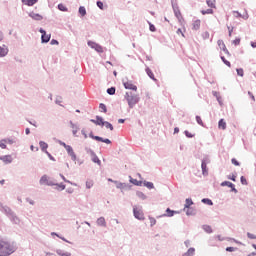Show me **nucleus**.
<instances>
[{
  "instance_id": "8fccbe9b",
  "label": "nucleus",
  "mask_w": 256,
  "mask_h": 256,
  "mask_svg": "<svg viewBox=\"0 0 256 256\" xmlns=\"http://www.w3.org/2000/svg\"><path fill=\"white\" fill-rule=\"evenodd\" d=\"M240 43H241L240 38H236L235 40H233V45H240Z\"/></svg>"
},
{
  "instance_id": "4d7b16f0",
  "label": "nucleus",
  "mask_w": 256,
  "mask_h": 256,
  "mask_svg": "<svg viewBox=\"0 0 256 256\" xmlns=\"http://www.w3.org/2000/svg\"><path fill=\"white\" fill-rule=\"evenodd\" d=\"M97 7H99V9H103V2L98 1L97 2Z\"/></svg>"
},
{
  "instance_id": "bb28decb",
  "label": "nucleus",
  "mask_w": 256,
  "mask_h": 256,
  "mask_svg": "<svg viewBox=\"0 0 256 256\" xmlns=\"http://www.w3.org/2000/svg\"><path fill=\"white\" fill-rule=\"evenodd\" d=\"M203 15H213V8H209L207 10H201Z\"/></svg>"
},
{
  "instance_id": "5fc2aeb1",
  "label": "nucleus",
  "mask_w": 256,
  "mask_h": 256,
  "mask_svg": "<svg viewBox=\"0 0 256 256\" xmlns=\"http://www.w3.org/2000/svg\"><path fill=\"white\" fill-rule=\"evenodd\" d=\"M51 45H59V41L52 39L50 42Z\"/></svg>"
},
{
  "instance_id": "c85d7f7f",
  "label": "nucleus",
  "mask_w": 256,
  "mask_h": 256,
  "mask_svg": "<svg viewBox=\"0 0 256 256\" xmlns=\"http://www.w3.org/2000/svg\"><path fill=\"white\" fill-rule=\"evenodd\" d=\"M105 121H103V118L97 116L96 117V125H101L103 127Z\"/></svg>"
},
{
  "instance_id": "20e7f679",
  "label": "nucleus",
  "mask_w": 256,
  "mask_h": 256,
  "mask_svg": "<svg viewBox=\"0 0 256 256\" xmlns=\"http://www.w3.org/2000/svg\"><path fill=\"white\" fill-rule=\"evenodd\" d=\"M40 185H48V186H53L55 185V182L49 178L47 175H43L40 179Z\"/></svg>"
},
{
  "instance_id": "69168bd1",
  "label": "nucleus",
  "mask_w": 256,
  "mask_h": 256,
  "mask_svg": "<svg viewBox=\"0 0 256 256\" xmlns=\"http://www.w3.org/2000/svg\"><path fill=\"white\" fill-rule=\"evenodd\" d=\"M25 133L26 135H29V133H31V130L29 128H26Z\"/></svg>"
},
{
  "instance_id": "a878e982",
  "label": "nucleus",
  "mask_w": 256,
  "mask_h": 256,
  "mask_svg": "<svg viewBox=\"0 0 256 256\" xmlns=\"http://www.w3.org/2000/svg\"><path fill=\"white\" fill-rule=\"evenodd\" d=\"M142 185H144V187H147V189H153L154 187L153 182L144 181L142 182Z\"/></svg>"
},
{
  "instance_id": "72a5a7b5",
  "label": "nucleus",
  "mask_w": 256,
  "mask_h": 256,
  "mask_svg": "<svg viewBox=\"0 0 256 256\" xmlns=\"http://www.w3.org/2000/svg\"><path fill=\"white\" fill-rule=\"evenodd\" d=\"M201 167H202L203 175H205V173H207V163L205 161H202Z\"/></svg>"
},
{
  "instance_id": "052dcab7",
  "label": "nucleus",
  "mask_w": 256,
  "mask_h": 256,
  "mask_svg": "<svg viewBox=\"0 0 256 256\" xmlns=\"http://www.w3.org/2000/svg\"><path fill=\"white\" fill-rule=\"evenodd\" d=\"M117 187H118V189H123V188L125 187V184L119 183V184L117 185Z\"/></svg>"
},
{
  "instance_id": "473e14b6",
  "label": "nucleus",
  "mask_w": 256,
  "mask_h": 256,
  "mask_svg": "<svg viewBox=\"0 0 256 256\" xmlns=\"http://www.w3.org/2000/svg\"><path fill=\"white\" fill-rule=\"evenodd\" d=\"M99 109H100V111H101L102 113H106V112H107V106H106L105 104H103V103H101V104L99 105Z\"/></svg>"
},
{
  "instance_id": "dca6fc26",
  "label": "nucleus",
  "mask_w": 256,
  "mask_h": 256,
  "mask_svg": "<svg viewBox=\"0 0 256 256\" xmlns=\"http://www.w3.org/2000/svg\"><path fill=\"white\" fill-rule=\"evenodd\" d=\"M0 159L4 163H12L13 162V158L11 157V155L2 156Z\"/></svg>"
},
{
  "instance_id": "6e6552de",
  "label": "nucleus",
  "mask_w": 256,
  "mask_h": 256,
  "mask_svg": "<svg viewBox=\"0 0 256 256\" xmlns=\"http://www.w3.org/2000/svg\"><path fill=\"white\" fill-rule=\"evenodd\" d=\"M40 33L42 34V43H49V41L51 40V35H47V32H45V30L43 29H40Z\"/></svg>"
},
{
  "instance_id": "680f3d73",
  "label": "nucleus",
  "mask_w": 256,
  "mask_h": 256,
  "mask_svg": "<svg viewBox=\"0 0 256 256\" xmlns=\"http://www.w3.org/2000/svg\"><path fill=\"white\" fill-rule=\"evenodd\" d=\"M59 143H60V145H61L62 147H64V149H67V147L69 146V145H66L65 142H61V141H60Z\"/></svg>"
},
{
  "instance_id": "79ce46f5",
  "label": "nucleus",
  "mask_w": 256,
  "mask_h": 256,
  "mask_svg": "<svg viewBox=\"0 0 256 256\" xmlns=\"http://www.w3.org/2000/svg\"><path fill=\"white\" fill-rule=\"evenodd\" d=\"M196 121H197L198 125H201L202 127L204 126L203 120L200 118V116H196Z\"/></svg>"
},
{
  "instance_id": "09e8293b",
  "label": "nucleus",
  "mask_w": 256,
  "mask_h": 256,
  "mask_svg": "<svg viewBox=\"0 0 256 256\" xmlns=\"http://www.w3.org/2000/svg\"><path fill=\"white\" fill-rule=\"evenodd\" d=\"M232 164L235 165L236 167H239V161H237V159L232 158Z\"/></svg>"
},
{
  "instance_id": "a211bd4d",
  "label": "nucleus",
  "mask_w": 256,
  "mask_h": 256,
  "mask_svg": "<svg viewBox=\"0 0 256 256\" xmlns=\"http://www.w3.org/2000/svg\"><path fill=\"white\" fill-rule=\"evenodd\" d=\"M39 145H40V149H42L44 153L48 152L47 148L49 147V145L46 142L40 141Z\"/></svg>"
},
{
  "instance_id": "ddd939ff",
  "label": "nucleus",
  "mask_w": 256,
  "mask_h": 256,
  "mask_svg": "<svg viewBox=\"0 0 256 256\" xmlns=\"http://www.w3.org/2000/svg\"><path fill=\"white\" fill-rule=\"evenodd\" d=\"M192 29L194 31H199V29H201V20H195L192 24Z\"/></svg>"
},
{
  "instance_id": "37998d69",
  "label": "nucleus",
  "mask_w": 256,
  "mask_h": 256,
  "mask_svg": "<svg viewBox=\"0 0 256 256\" xmlns=\"http://www.w3.org/2000/svg\"><path fill=\"white\" fill-rule=\"evenodd\" d=\"M236 71H237V75H239L240 77H243L244 75L243 68H238Z\"/></svg>"
},
{
  "instance_id": "c756f323",
  "label": "nucleus",
  "mask_w": 256,
  "mask_h": 256,
  "mask_svg": "<svg viewBox=\"0 0 256 256\" xmlns=\"http://www.w3.org/2000/svg\"><path fill=\"white\" fill-rule=\"evenodd\" d=\"M79 13L80 15H82V17H85V15H87V10L85 9V7L81 6L79 8Z\"/></svg>"
},
{
  "instance_id": "5701e85b",
  "label": "nucleus",
  "mask_w": 256,
  "mask_h": 256,
  "mask_svg": "<svg viewBox=\"0 0 256 256\" xmlns=\"http://www.w3.org/2000/svg\"><path fill=\"white\" fill-rule=\"evenodd\" d=\"M146 73L150 77V79H152L153 81H157V79H155V75L153 74V71H151L149 68H146Z\"/></svg>"
},
{
  "instance_id": "6e6d98bb",
  "label": "nucleus",
  "mask_w": 256,
  "mask_h": 256,
  "mask_svg": "<svg viewBox=\"0 0 256 256\" xmlns=\"http://www.w3.org/2000/svg\"><path fill=\"white\" fill-rule=\"evenodd\" d=\"M93 162L100 164V163H101V160H99L98 157L95 156V157L93 158Z\"/></svg>"
},
{
  "instance_id": "4be33fe9",
  "label": "nucleus",
  "mask_w": 256,
  "mask_h": 256,
  "mask_svg": "<svg viewBox=\"0 0 256 256\" xmlns=\"http://www.w3.org/2000/svg\"><path fill=\"white\" fill-rule=\"evenodd\" d=\"M206 3L208 5V7H210V9H215L216 8V1L215 0H206Z\"/></svg>"
},
{
  "instance_id": "1a4fd4ad",
  "label": "nucleus",
  "mask_w": 256,
  "mask_h": 256,
  "mask_svg": "<svg viewBox=\"0 0 256 256\" xmlns=\"http://www.w3.org/2000/svg\"><path fill=\"white\" fill-rule=\"evenodd\" d=\"M123 85L125 89H130L131 91H137V86H135V84H133V82L131 81L123 82Z\"/></svg>"
},
{
  "instance_id": "0eeeda50",
  "label": "nucleus",
  "mask_w": 256,
  "mask_h": 256,
  "mask_svg": "<svg viewBox=\"0 0 256 256\" xmlns=\"http://www.w3.org/2000/svg\"><path fill=\"white\" fill-rule=\"evenodd\" d=\"M66 151L68 155L71 157L72 161H77V155H75V151H73V147L71 146H66Z\"/></svg>"
},
{
  "instance_id": "4c0bfd02",
  "label": "nucleus",
  "mask_w": 256,
  "mask_h": 256,
  "mask_svg": "<svg viewBox=\"0 0 256 256\" xmlns=\"http://www.w3.org/2000/svg\"><path fill=\"white\" fill-rule=\"evenodd\" d=\"M108 95H115V87H111L107 89Z\"/></svg>"
},
{
  "instance_id": "a19ab883",
  "label": "nucleus",
  "mask_w": 256,
  "mask_h": 256,
  "mask_svg": "<svg viewBox=\"0 0 256 256\" xmlns=\"http://www.w3.org/2000/svg\"><path fill=\"white\" fill-rule=\"evenodd\" d=\"M58 9H59V11H67V7L63 4H59Z\"/></svg>"
},
{
  "instance_id": "774afa93",
  "label": "nucleus",
  "mask_w": 256,
  "mask_h": 256,
  "mask_svg": "<svg viewBox=\"0 0 256 256\" xmlns=\"http://www.w3.org/2000/svg\"><path fill=\"white\" fill-rule=\"evenodd\" d=\"M174 133H179V128H175Z\"/></svg>"
},
{
  "instance_id": "de8ad7c7",
  "label": "nucleus",
  "mask_w": 256,
  "mask_h": 256,
  "mask_svg": "<svg viewBox=\"0 0 256 256\" xmlns=\"http://www.w3.org/2000/svg\"><path fill=\"white\" fill-rule=\"evenodd\" d=\"M228 179H230L231 181H236L237 176L235 174L229 175Z\"/></svg>"
},
{
  "instance_id": "423d86ee",
  "label": "nucleus",
  "mask_w": 256,
  "mask_h": 256,
  "mask_svg": "<svg viewBox=\"0 0 256 256\" xmlns=\"http://www.w3.org/2000/svg\"><path fill=\"white\" fill-rule=\"evenodd\" d=\"M89 137H91V139H94L95 141H100L102 143H106L107 145H110V143H111V140H109L107 138L103 139V138H101L99 136H95V135H93V133H90Z\"/></svg>"
},
{
  "instance_id": "7ed1b4c3",
  "label": "nucleus",
  "mask_w": 256,
  "mask_h": 256,
  "mask_svg": "<svg viewBox=\"0 0 256 256\" xmlns=\"http://www.w3.org/2000/svg\"><path fill=\"white\" fill-rule=\"evenodd\" d=\"M133 215L135 219H138L139 221H145V214L143 213V208L139 206H134Z\"/></svg>"
},
{
  "instance_id": "c9c22d12",
  "label": "nucleus",
  "mask_w": 256,
  "mask_h": 256,
  "mask_svg": "<svg viewBox=\"0 0 256 256\" xmlns=\"http://www.w3.org/2000/svg\"><path fill=\"white\" fill-rule=\"evenodd\" d=\"M103 126H105L106 129H110V131H113V124L109 122H104Z\"/></svg>"
},
{
  "instance_id": "aec40b11",
  "label": "nucleus",
  "mask_w": 256,
  "mask_h": 256,
  "mask_svg": "<svg viewBox=\"0 0 256 256\" xmlns=\"http://www.w3.org/2000/svg\"><path fill=\"white\" fill-rule=\"evenodd\" d=\"M92 48L98 53H103V47H101L99 44L92 43Z\"/></svg>"
},
{
  "instance_id": "f704fd0d",
  "label": "nucleus",
  "mask_w": 256,
  "mask_h": 256,
  "mask_svg": "<svg viewBox=\"0 0 256 256\" xmlns=\"http://www.w3.org/2000/svg\"><path fill=\"white\" fill-rule=\"evenodd\" d=\"M202 203H205L206 205H213V201L208 198L202 199Z\"/></svg>"
},
{
  "instance_id": "49530a36",
  "label": "nucleus",
  "mask_w": 256,
  "mask_h": 256,
  "mask_svg": "<svg viewBox=\"0 0 256 256\" xmlns=\"http://www.w3.org/2000/svg\"><path fill=\"white\" fill-rule=\"evenodd\" d=\"M149 29L150 31H152V33H155V31H157V28H155V25L153 24H149Z\"/></svg>"
},
{
  "instance_id": "3c124183",
  "label": "nucleus",
  "mask_w": 256,
  "mask_h": 256,
  "mask_svg": "<svg viewBox=\"0 0 256 256\" xmlns=\"http://www.w3.org/2000/svg\"><path fill=\"white\" fill-rule=\"evenodd\" d=\"M247 237L249 239H256V236L254 234L249 233V232L247 233Z\"/></svg>"
},
{
  "instance_id": "f257e3e1",
  "label": "nucleus",
  "mask_w": 256,
  "mask_h": 256,
  "mask_svg": "<svg viewBox=\"0 0 256 256\" xmlns=\"http://www.w3.org/2000/svg\"><path fill=\"white\" fill-rule=\"evenodd\" d=\"M15 251H17V247L11 242L0 240V256H10L13 255Z\"/></svg>"
},
{
  "instance_id": "cd10ccee",
  "label": "nucleus",
  "mask_w": 256,
  "mask_h": 256,
  "mask_svg": "<svg viewBox=\"0 0 256 256\" xmlns=\"http://www.w3.org/2000/svg\"><path fill=\"white\" fill-rule=\"evenodd\" d=\"M39 0H27L25 2V5H27L28 7H33V5H35V3H37Z\"/></svg>"
},
{
  "instance_id": "f8f14e48",
  "label": "nucleus",
  "mask_w": 256,
  "mask_h": 256,
  "mask_svg": "<svg viewBox=\"0 0 256 256\" xmlns=\"http://www.w3.org/2000/svg\"><path fill=\"white\" fill-rule=\"evenodd\" d=\"M9 53V48L5 45L0 46V57H6Z\"/></svg>"
},
{
  "instance_id": "58836bf2",
  "label": "nucleus",
  "mask_w": 256,
  "mask_h": 256,
  "mask_svg": "<svg viewBox=\"0 0 256 256\" xmlns=\"http://www.w3.org/2000/svg\"><path fill=\"white\" fill-rule=\"evenodd\" d=\"M221 60L223 61L224 64L227 65V67H231V62H229L227 59H225L224 56L221 57Z\"/></svg>"
},
{
  "instance_id": "e2e57ef3",
  "label": "nucleus",
  "mask_w": 256,
  "mask_h": 256,
  "mask_svg": "<svg viewBox=\"0 0 256 256\" xmlns=\"http://www.w3.org/2000/svg\"><path fill=\"white\" fill-rule=\"evenodd\" d=\"M248 95L251 97L252 101H255V96L253 95V93L248 92Z\"/></svg>"
},
{
  "instance_id": "7c9ffc66",
  "label": "nucleus",
  "mask_w": 256,
  "mask_h": 256,
  "mask_svg": "<svg viewBox=\"0 0 256 256\" xmlns=\"http://www.w3.org/2000/svg\"><path fill=\"white\" fill-rule=\"evenodd\" d=\"M93 185H95L93 180H87L86 181V189H91V187H93Z\"/></svg>"
},
{
  "instance_id": "ea45409f",
  "label": "nucleus",
  "mask_w": 256,
  "mask_h": 256,
  "mask_svg": "<svg viewBox=\"0 0 256 256\" xmlns=\"http://www.w3.org/2000/svg\"><path fill=\"white\" fill-rule=\"evenodd\" d=\"M149 220H150V225H151V227H153V225H156V224H157V220H156L155 218L150 217Z\"/></svg>"
},
{
  "instance_id": "e433bc0d",
  "label": "nucleus",
  "mask_w": 256,
  "mask_h": 256,
  "mask_svg": "<svg viewBox=\"0 0 256 256\" xmlns=\"http://www.w3.org/2000/svg\"><path fill=\"white\" fill-rule=\"evenodd\" d=\"M97 223L102 227H105V218L101 217L97 220Z\"/></svg>"
},
{
  "instance_id": "412c9836",
  "label": "nucleus",
  "mask_w": 256,
  "mask_h": 256,
  "mask_svg": "<svg viewBox=\"0 0 256 256\" xmlns=\"http://www.w3.org/2000/svg\"><path fill=\"white\" fill-rule=\"evenodd\" d=\"M177 211L170 210L169 208L166 209V214L164 217H173V215L177 214Z\"/></svg>"
},
{
  "instance_id": "b1692460",
  "label": "nucleus",
  "mask_w": 256,
  "mask_h": 256,
  "mask_svg": "<svg viewBox=\"0 0 256 256\" xmlns=\"http://www.w3.org/2000/svg\"><path fill=\"white\" fill-rule=\"evenodd\" d=\"M193 205V200L191 198H187L185 201V207L184 209H189V207Z\"/></svg>"
},
{
  "instance_id": "bf43d9fd",
  "label": "nucleus",
  "mask_w": 256,
  "mask_h": 256,
  "mask_svg": "<svg viewBox=\"0 0 256 256\" xmlns=\"http://www.w3.org/2000/svg\"><path fill=\"white\" fill-rule=\"evenodd\" d=\"M188 210L186 211V215H193V210H190L189 208H187Z\"/></svg>"
},
{
  "instance_id": "393cba45",
  "label": "nucleus",
  "mask_w": 256,
  "mask_h": 256,
  "mask_svg": "<svg viewBox=\"0 0 256 256\" xmlns=\"http://www.w3.org/2000/svg\"><path fill=\"white\" fill-rule=\"evenodd\" d=\"M195 255V248H189L188 251L183 256H193Z\"/></svg>"
},
{
  "instance_id": "2f4dec72",
  "label": "nucleus",
  "mask_w": 256,
  "mask_h": 256,
  "mask_svg": "<svg viewBox=\"0 0 256 256\" xmlns=\"http://www.w3.org/2000/svg\"><path fill=\"white\" fill-rule=\"evenodd\" d=\"M203 229L206 233H213V229L209 225H204Z\"/></svg>"
},
{
  "instance_id": "39448f33",
  "label": "nucleus",
  "mask_w": 256,
  "mask_h": 256,
  "mask_svg": "<svg viewBox=\"0 0 256 256\" xmlns=\"http://www.w3.org/2000/svg\"><path fill=\"white\" fill-rule=\"evenodd\" d=\"M173 11L175 17H177L179 23H183L185 19H183V15L181 14V10H179V6H173Z\"/></svg>"
},
{
  "instance_id": "864d4df0",
  "label": "nucleus",
  "mask_w": 256,
  "mask_h": 256,
  "mask_svg": "<svg viewBox=\"0 0 256 256\" xmlns=\"http://www.w3.org/2000/svg\"><path fill=\"white\" fill-rule=\"evenodd\" d=\"M57 185V187H59L62 191L65 190V184L61 183V184H55Z\"/></svg>"
},
{
  "instance_id": "9b49d317",
  "label": "nucleus",
  "mask_w": 256,
  "mask_h": 256,
  "mask_svg": "<svg viewBox=\"0 0 256 256\" xmlns=\"http://www.w3.org/2000/svg\"><path fill=\"white\" fill-rule=\"evenodd\" d=\"M233 15L234 17H240L241 19H245V20L249 19V14L247 13V11H244L243 14L239 13L238 11H234Z\"/></svg>"
},
{
  "instance_id": "f03ea898",
  "label": "nucleus",
  "mask_w": 256,
  "mask_h": 256,
  "mask_svg": "<svg viewBox=\"0 0 256 256\" xmlns=\"http://www.w3.org/2000/svg\"><path fill=\"white\" fill-rule=\"evenodd\" d=\"M125 99L129 105L130 109H133V107H135V105H137L139 103V96L133 95L129 92H126Z\"/></svg>"
},
{
  "instance_id": "f3484780",
  "label": "nucleus",
  "mask_w": 256,
  "mask_h": 256,
  "mask_svg": "<svg viewBox=\"0 0 256 256\" xmlns=\"http://www.w3.org/2000/svg\"><path fill=\"white\" fill-rule=\"evenodd\" d=\"M30 17L34 19V21H41L43 19V16L36 13H30Z\"/></svg>"
},
{
  "instance_id": "9d476101",
  "label": "nucleus",
  "mask_w": 256,
  "mask_h": 256,
  "mask_svg": "<svg viewBox=\"0 0 256 256\" xmlns=\"http://www.w3.org/2000/svg\"><path fill=\"white\" fill-rule=\"evenodd\" d=\"M222 187H230V189H232L233 193H237V190L235 189V184L229 182V181H224L221 183Z\"/></svg>"
},
{
  "instance_id": "4468645a",
  "label": "nucleus",
  "mask_w": 256,
  "mask_h": 256,
  "mask_svg": "<svg viewBox=\"0 0 256 256\" xmlns=\"http://www.w3.org/2000/svg\"><path fill=\"white\" fill-rule=\"evenodd\" d=\"M218 128L225 131V129H227V122H225L224 119H220L218 122Z\"/></svg>"
},
{
  "instance_id": "338daca9",
  "label": "nucleus",
  "mask_w": 256,
  "mask_h": 256,
  "mask_svg": "<svg viewBox=\"0 0 256 256\" xmlns=\"http://www.w3.org/2000/svg\"><path fill=\"white\" fill-rule=\"evenodd\" d=\"M251 47L256 48V42H251Z\"/></svg>"
},
{
  "instance_id": "a18cd8bd",
  "label": "nucleus",
  "mask_w": 256,
  "mask_h": 256,
  "mask_svg": "<svg viewBox=\"0 0 256 256\" xmlns=\"http://www.w3.org/2000/svg\"><path fill=\"white\" fill-rule=\"evenodd\" d=\"M240 181L242 185H247V178H245L244 176H241Z\"/></svg>"
},
{
  "instance_id": "0e129e2a",
  "label": "nucleus",
  "mask_w": 256,
  "mask_h": 256,
  "mask_svg": "<svg viewBox=\"0 0 256 256\" xmlns=\"http://www.w3.org/2000/svg\"><path fill=\"white\" fill-rule=\"evenodd\" d=\"M46 155H48V157L52 160L55 161V158L53 156H51V154L49 152H46Z\"/></svg>"
},
{
  "instance_id": "c03bdc74",
  "label": "nucleus",
  "mask_w": 256,
  "mask_h": 256,
  "mask_svg": "<svg viewBox=\"0 0 256 256\" xmlns=\"http://www.w3.org/2000/svg\"><path fill=\"white\" fill-rule=\"evenodd\" d=\"M1 149H7V145L5 144V140H0Z\"/></svg>"
},
{
  "instance_id": "6ab92c4d",
  "label": "nucleus",
  "mask_w": 256,
  "mask_h": 256,
  "mask_svg": "<svg viewBox=\"0 0 256 256\" xmlns=\"http://www.w3.org/2000/svg\"><path fill=\"white\" fill-rule=\"evenodd\" d=\"M130 183H132L133 185H136L137 187H141V185H143V181H139L137 179H133L130 177Z\"/></svg>"
},
{
  "instance_id": "13d9d810",
  "label": "nucleus",
  "mask_w": 256,
  "mask_h": 256,
  "mask_svg": "<svg viewBox=\"0 0 256 256\" xmlns=\"http://www.w3.org/2000/svg\"><path fill=\"white\" fill-rule=\"evenodd\" d=\"M177 34L182 35V37H185V34H183V31L180 28L177 30Z\"/></svg>"
},
{
  "instance_id": "2eb2a0df",
  "label": "nucleus",
  "mask_w": 256,
  "mask_h": 256,
  "mask_svg": "<svg viewBox=\"0 0 256 256\" xmlns=\"http://www.w3.org/2000/svg\"><path fill=\"white\" fill-rule=\"evenodd\" d=\"M218 47H220V49L225 53H229V50H227V46H225V42H223V40H218Z\"/></svg>"
},
{
  "instance_id": "603ef678",
  "label": "nucleus",
  "mask_w": 256,
  "mask_h": 256,
  "mask_svg": "<svg viewBox=\"0 0 256 256\" xmlns=\"http://www.w3.org/2000/svg\"><path fill=\"white\" fill-rule=\"evenodd\" d=\"M235 249H236L235 247H227L226 251L233 253V251H235Z\"/></svg>"
}]
</instances>
